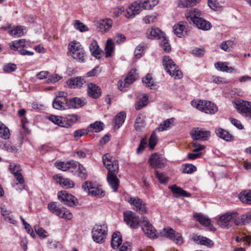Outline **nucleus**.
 <instances>
[{
	"mask_svg": "<svg viewBox=\"0 0 251 251\" xmlns=\"http://www.w3.org/2000/svg\"><path fill=\"white\" fill-rule=\"evenodd\" d=\"M201 12L196 8L187 11L185 13L186 18L190 23L192 22L200 29L209 30L211 27L210 23L201 17Z\"/></svg>",
	"mask_w": 251,
	"mask_h": 251,
	"instance_id": "nucleus-1",
	"label": "nucleus"
},
{
	"mask_svg": "<svg viewBox=\"0 0 251 251\" xmlns=\"http://www.w3.org/2000/svg\"><path fill=\"white\" fill-rule=\"evenodd\" d=\"M146 34L149 39L159 40L161 47L165 51L169 52L171 50V46L165 34L158 28L155 27L149 28L146 31Z\"/></svg>",
	"mask_w": 251,
	"mask_h": 251,
	"instance_id": "nucleus-2",
	"label": "nucleus"
},
{
	"mask_svg": "<svg viewBox=\"0 0 251 251\" xmlns=\"http://www.w3.org/2000/svg\"><path fill=\"white\" fill-rule=\"evenodd\" d=\"M218 224L224 228H229L233 225H239L238 214L236 212H228L221 216Z\"/></svg>",
	"mask_w": 251,
	"mask_h": 251,
	"instance_id": "nucleus-3",
	"label": "nucleus"
},
{
	"mask_svg": "<svg viewBox=\"0 0 251 251\" xmlns=\"http://www.w3.org/2000/svg\"><path fill=\"white\" fill-rule=\"evenodd\" d=\"M163 64L165 70L172 76L177 79H180L182 77V73L179 69L178 67L169 56H165L163 57Z\"/></svg>",
	"mask_w": 251,
	"mask_h": 251,
	"instance_id": "nucleus-4",
	"label": "nucleus"
},
{
	"mask_svg": "<svg viewBox=\"0 0 251 251\" xmlns=\"http://www.w3.org/2000/svg\"><path fill=\"white\" fill-rule=\"evenodd\" d=\"M191 103L193 107L207 114H214L218 111L217 106L209 101L192 100Z\"/></svg>",
	"mask_w": 251,
	"mask_h": 251,
	"instance_id": "nucleus-5",
	"label": "nucleus"
},
{
	"mask_svg": "<svg viewBox=\"0 0 251 251\" xmlns=\"http://www.w3.org/2000/svg\"><path fill=\"white\" fill-rule=\"evenodd\" d=\"M70 55L75 59L83 62L84 60L85 52L80 44L76 41H72L68 45Z\"/></svg>",
	"mask_w": 251,
	"mask_h": 251,
	"instance_id": "nucleus-6",
	"label": "nucleus"
},
{
	"mask_svg": "<svg viewBox=\"0 0 251 251\" xmlns=\"http://www.w3.org/2000/svg\"><path fill=\"white\" fill-rule=\"evenodd\" d=\"M92 238L97 243L101 244L107 234V227L105 224L95 225L92 230Z\"/></svg>",
	"mask_w": 251,
	"mask_h": 251,
	"instance_id": "nucleus-7",
	"label": "nucleus"
},
{
	"mask_svg": "<svg viewBox=\"0 0 251 251\" xmlns=\"http://www.w3.org/2000/svg\"><path fill=\"white\" fill-rule=\"evenodd\" d=\"M68 94L64 91L58 92L56 94V97L53 100L52 107L56 109L63 110L68 109Z\"/></svg>",
	"mask_w": 251,
	"mask_h": 251,
	"instance_id": "nucleus-8",
	"label": "nucleus"
},
{
	"mask_svg": "<svg viewBox=\"0 0 251 251\" xmlns=\"http://www.w3.org/2000/svg\"><path fill=\"white\" fill-rule=\"evenodd\" d=\"M233 104L240 114L251 117V102L239 99L233 102Z\"/></svg>",
	"mask_w": 251,
	"mask_h": 251,
	"instance_id": "nucleus-9",
	"label": "nucleus"
},
{
	"mask_svg": "<svg viewBox=\"0 0 251 251\" xmlns=\"http://www.w3.org/2000/svg\"><path fill=\"white\" fill-rule=\"evenodd\" d=\"M162 236L166 237L173 240L176 244L180 245L183 243L182 235L170 227L164 228L160 232Z\"/></svg>",
	"mask_w": 251,
	"mask_h": 251,
	"instance_id": "nucleus-10",
	"label": "nucleus"
},
{
	"mask_svg": "<svg viewBox=\"0 0 251 251\" xmlns=\"http://www.w3.org/2000/svg\"><path fill=\"white\" fill-rule=\"evenodd\" d=\"M124 221L132 228H137L139 226H142V220H139L138 216L131 211L124 212Z\"/></svg>",
	"mask_w": 251,
	"mask_h": 251,
	"instance_id": "nucleus-11",
	"label": "nucleus"
},
{
	"mask_svg": "<svg viewBox=\"0 0 251 251\" xmlns=\"http://www.w3.org/2000/svg\"><path fill=\"white\" fill-rule=\"evenodd\" d=\"M148 162L152 168L160 169L166 166L167 160L161 155L155 153L151 155Z\"/></svg>",
	"mask_w": 251,
	"mask_h": 251,
	"instance_id": "nucleus-12",
	"label": "nucleus"
},
{
	"mask_svg": "<svg viewBox=\"0 0 251 251\" xmlns=\"http://www.w3.org/2000/svg\"><path fill=\"white\" fill-rule=\"evenodd\" d=\"M57 197L61 202L69 206H76L78 204L77 200L74 196L68 194L65 191L59 192Z\"/></svg>",
	"mask_w": 251,
	"mask_h": 251,
	"instance_id": "nucleus-13",
	"label": "nucleus"
},
{
	"mask_svg": "<svg viewBox=\"0 0 251 251\" xmlns=\"http://www.w3.org/2000/svg\"><path fill=\"white\" fill-rule=\"evenodd\" d=\"M82 188L84 191L87 192L89 195L95 196L103 197L104 192L97 186L95 183L91 181H87L82 185Z\"/></svg>",
	"mask_w": 251,
	"mask_h": 251,
	"instance_id": "nucleus-14",
	"label": "nucleus"
},
{
	"mask_svg": "<svg viewBox=\"0 0 251 251\" xmlns=\"http://www.w3.org/2000/svg\"><path fill=\"white\" fill-rule=\"evenodd\" d=\"M102 162L108 172H119L118 161L114 160L110 154H104L102 157Z\"/></svg>",
	"mask_w": 251,
	"mask_h": 251,
	"instance_id": "nucleus-15",
	"label": "nucleus"
},
{
	"mask_svg": "<svg viewBox=\"0 0 251 251\" xmlns=\"http://www.w3.org/2000/svg\"><path fill=\"white\" fill-rule=\"evenodd\" d=\"M128 202L133 205V209L140 214H144L147 212V208L146 204L138 198L130 197Z\"/></svg>",
	"mask_w": 251,
	"mask_h": 251,
	"instance_id": "nucleus-16",
	"label": "nucleus"
},
{
	"mask_svg": "<svg viewBox=\"0 0 251 251\" xmlns=\"http://www.w3.org/2000/svg\"><path fill=\"white\" fill-rule=\"evenodd\" d=\"M191 135L195 140L204 141L207 140L210 136V132L201 128H196L191 131Z\"/></svg>",
	"mask_w": 251,
	"mask_h": 251,
	"instance_id": "nucleus-17",
	"label": "nucleus"
},
{
	"mask_svg": "<svg viewBox=\"0 0 251 251\" xmlns=\"http://www.w3.org/2000/svg\"><path fill=\"white\" fill-rule=\"evenodd\" d=\"M140 10L141 9L140 3L137 1H134L128 6L124 15L126 18L132 19L138 15Z\"/></svg>",
	"mask_w": 251,
	"mask_h": 251,
	"instance_id": "nucleus-18",
	"label": "nucleus"
},
{
	"mask_svg": "<svg viewBox=\"0 0 251 251\" xmlns=\"http://www.w3.org/2000/svg\"><path fill=\"white\" fill-rule=\"evenodd\" d=\"M140 10L141 9L140 3L137 1H134L128 6L124 15L126 18L132 19L138 15Z\"/></svg>",
	"mask_w": 251,
	"mask_h": 251,
	"instance_id": "nucleus-19",
	"label": "nucleus"
},
{
	"mask_svg": "<svg viewBox=\"0 0 251 251\" xmlns=\"http://www.w3.org/2000/svg\"><path fill=\"white\" fill-rule=\"evenodd\" d=\"M141 223L142 229L147 236L153 238L156 237V230L145 217H143Z\"/></svg>",
	"mask_w": 251,
	"mask_h": 251,
	"instance_id": "nucleus-20",
	"label": "nucleus"
},
{
	"mask_svg": "<svg viewBox=\"0 0 251 251\" xmlns=\"http://www.w3.org/2000/svg\"><path fill=\"white\" fill-rule=\"evenodd\" d=\"M87 91L88 95L90 97L95 99L100 98L102 93L100 87L92 82L87 84Z\"/></svg>",
	"mask_w": 251,
	"mask_h": 251,
	"instance_id": "nucleus-21",
	"label": "nucleus"
},
{
	"mask_svg": "<svg viewBox=\"0 0 251 251\" xmlns=\"http://www.w3.org/2000/svg\"><path fill=\"white\" fill-rule=\"evenodd\" d=\"M118 172H108L107 179L109 186L114 192L118 191L120 181L117 176Z\"/></svg>",
	"mask_w": 251,
	"mask_h": 251,
	"instance_id": "nucleus-22",
	"label": "nucleus"
},
{
	"mask_svg": "<svg viewBox=\"0 0 251 251\" xmlns=\"http://www.w3.org/2000/svg\"><path fill=\"white\" fill-rule=\"evenodd\" d=\"M86 82L84 78L81 76L74 77L70 78L67 82L68 86L70 88H79Z\"/></svg>",
	"mask_w": 251,
	"mask_h": 251,
	"instance_id": "nucleus-23",
	"label": "nucleus"
},
{
	"mask_svg": "<svg viewBox=\"0 0 251 251\" xmlns=\"http://www.w3.org/2000/svg\"><path fill=\"white\" fill-rule=\"evenodd\" d=\"M53 178L55 180L56 183L59 184L62 187L69 188H72L74 186L73 181L69 178H64L58 175L54 176Z\"/></svg>",
	"mask_w": 251,
	"mask_h": 251,
	"instance_id": "nucleus-24",
	"label": "nucleus"
},
{
	"mask_svg": "<svg viewBox=\"0 0 251 251\" xmlns=\"http://www.w3.org/2000/svg\"><path fill=\"white\" fill-rule=\"evenodd\" d=\"M80 119V117L76 114H69L66 115L64 117V127L68 128L71 127L73 124L76 123Z\"/></svg>",
	"mask_w": 251,
	"mask_h": 251,
	"instance_id": "nucleus-25",
	"label": "nucleus"
},
{
	"mask_svg": "<svg viewBox=\"0 0 251 251\" xmlns=\"http://www.w3.org/2000/svg\"><path fill=\"white\" fill-rule=\"evenodd\" d=\"M186 23L180 22L175 25L173 27L174 33L178 37L184 36L187 34V30L185 25Z\"/></svg>",
	"mask_w": 251,
	"mask_h": 251,
	"instance_id": "nucleus-26",
	"label": "nucleus"
},
{
	"mask_svg": "<svg viewBox=\"0 0 251 251\" xmlns=\"http://www.w3.org/2000/svg\"><path fill=\"white\" fill-rule=\"evenodd\" d=\"M194 217L201 225L209 227L211 230H212V228H214L211 224L210 220L204 215L201 213H196L194 215Z\"/></svg>",
	"mask_w": 251,
	"mask_h": 251,
	"instance_id": "nucleus-27",
	"label": "nucleus"
},
{
	"mask_svg": "<svg viewBox=\"0 0 251 251\" xmlns=\"http://www.w3.org/2000/svg\"><path fill=\"white\" fill-rule=\"evenodd\" d=\"M215 133L218 137L227 142H231L234 140L233 136L223 128H216L215 129Z\"/></svg>",
	"mask_w": 251,
	"mask_h": 251,
	"instance_id": "nucleus-28",
	"label": "nucleus"
},
{
	"mask_svg": "<svg viewBox=\"0 0 251 251\" xmlns=\"http://www.w3.org/2000/svg\"><path fill=\"white\" fill-rule=\"evenodd\" d=\"M193 239L197 243L204 245L208 248H211L214 246L213 242L205 237L196 235Z\"/></svg>",
	"mask_w": 251,
	"mask_h": 251,
	"instance_id": "nucleus-29",
	"label": "nucleus"
},
{
	"mask_svg": "<svg viewBox=\"0 0 251 251\" xmlns=\"http://www.w3.org/2000/svg\"><path fill=\"white\" fill-rule=\"evenodd\" d=\"M126 117V114L125 112H120L118 113L113 120L114 128H119L124 123Z\"/></svg>",
	"mask_w": 251,
	"mask_h": 251,
	"instance_id": "nucleus-30",
	"label": "nucleus"
},
{
	"mask_svg": "<svg viewBox=\"0 0 251 251\" xmlns=\"http://www.w3.org/2000/svg\"><path fill=\"white\" fill-rule=\"evenodd\" d=\"M90 50L92 55L97 58H100V56L102 53V51L100 49L97 42L95 40H93L89 45Z\"/></svg>",
	"mask_w": 251,
	"mask_h": 251,
	"instance_id": "nucleus-31",
	"label": "nucleus"
},
{
	"mask_svg": "<svg viewBox=\"0 0 251 251\" xmlns=\"http://www.w3.org/2000/svg\"><path fill=\"white\" fill-rule=\"evenodd\" d=\"M113 25L112 21L110 19H106L100 21L99 23V30L102 33L109 31Z\"/></svg>",
	"mask_w": 251,
	"mask_h": 251,
	"instance_id": "nucleus-32",
	"label": "nucleus"
},
{
	"mask_svg": "<svg viewBox=\"0 0 251 251\" xmlns=\"http://www.w3.org/2000/svg\"><path fill=\"white\" fill-rule=\"evenodd\" d=\"M174 121L175 119L173 118L165 120L160 124L159 126L156 128L155 130L159 132L166 130L174 126Z\"/></svg>",
	"mask_w": 251,
	"mask_h": 251,
	"instance_id": "nucleus-33",
	"label": "nucleus"
},
{
	"mask_svg": "<svg viewBox=\"0 0 251 251\" xmlns=\"http://www.w3.org/2000/svg\"><path fill=\"white\" fill-rule=\"evenodd\" d=\"M169 189L171 190L172 193L174 194H177L179 196H184L186 197H190L191 194L187 191L183 190L180 187L176 185H173L169 187Z\"/></svg>",
	"mask_w": 251,
	"mask_h": 251,
	"instance_id": "nucleus-34",
	"label": "nucleus"
},
{
	"mask_svg": "<svg viewBox=\"0 0 251 251\" xmlns=\"http://www.w3.org/2000/svg\"><path fill=\"white\" fill-rule=\"evenodd\" d=\"M122 243V236L119 232H114L112 235L111 245L113 249H117Z\"/></svg>",
	"mask_w": 251,
	"mask_h": 251,
	"instance_id": "nucleus-35",
	"label": "nucleus"
},
{
	"mask_svg": "<svg viewBox=\"0 0 251 251\" xmlns=\"http://www.w3.org/2000/svg\"><path fill=\"white\" fill-rule=\"evenodd\" d=\"M239 200L243 203L251 204V191L245 190L238 195Z\"/></svg>",
	"mask_w": 251,
	"mask_h": 251,
	"instance_id": "nucleus-36",
	"label": "nucleus"
},
{
	"mask_svg": "<svg viewBox=\"0 0 251 251\" xmlns=\"http://www.w3.org/2000/svg\"><path fill=\"white\" fill-rule=\"evenodd\" d=\"M54 214L59 217L67 220H70L72 218V214L64 207H58Z\"/></svg>",
	"mask_w": 251,
	"mask_h": 251,
	"instance_id": "nucleus-37",
	"label": "nucleus"
},
{
	"mask_svg": "<svg viewBox=\"0 0 251 251\" xmlns=\"http://www.w3.org/2000/svg\"><path fill=\"white\" fill-rule=\"evenodd\" d=\"M83 101L77 97L68 100V108H77L83 105Z\"/></svg>",
	"mask_w": 251,
	"mask_h": 251,
	"instance_id": "nucleus-38",
	"label": "nucleus"
},
{
	"mask_svg": "<svg viewBox=\"0 0 251 251\" xmlns=\"http://www.w3.org/2000/svg\"><path fill=\"white\" fill-rule=\"evenodd\" d=\"M114 42H113L112 39H108L106 41L104 49L106 57H109L111 56L112 54L114 51Z\"/></svg>",
	"mask_w": 251,
	"mask_h": 251,
	"instance_id": "nucleus-39",
	"label": "nucleus"
},
{
	"mask_svg": "<svg viewBox=\"0 0 251 251\" xmlns=\"http://www.w3.org/2000/svg\"><path fill=\"white\" fill-rule=\"evenodd\" d=\"M140 3L141 9L150 10L156 5L158 1H138Z\"/></svg>",
	"mask_w": 251,
	"mask_h": 251,
	"instance_id": "nucleus-40",
	"label": "nucleus"
},
{
	"mask_svg": "<svg viewBox=\"0 0 251 251\" xmlns=\"http://www.w3.org/2000/svg\"><path fill=\"white\" fill-rule=\"evenodd\" d=\"M25 29V26H17L13 29L9 30V33L15 37H20L24 35V30Z\"/></svg>",
	"mask_w": 251,
	"mask_h": 251,
	"instance_id": "nucleus-41",
	"label": "nucleus"
},
{
	"mask_svg": "<svg viewBox=\"0 0 251 251\" xmlns=\"http://www.w3.org/2000/svg\"><path fill=\"white\" fill-rule=\"evenodd\" d=\"M227 62H216L215 63V68L219 71L226 72H232L234 69L228 67Z\"/></svg>",
	"mask_w": 251,
	"mask_h": 251,
	"instance_id": "nucleus-42",
	"label": "nucleus"
},
{
	"mask_svg": "<svg viewBox=\"0 0 251 251\" xmlns=\"http://www.w3.org/2000/svg\"><path fill=\"white\" fill-rule=\"evenodd\" d=\"M103 124L99 121H96L93 124H92L88 127L89 132H98L103 129Z\"/></svg>",
	"mask_w": 251,
	"mask_h": 251,
	"instance_id": "nucleus-43",
	"label": "nucleus"
},
{
	"mask_svg": "<svg viewBox=\"0 0 251 251\" xmlns=\"http://www.w3.org/2000/svg\"><path fill=\"white\" fill-rule=\"evenodd\" d=\"M145 126V122L144 117L142 115H139L135 120L134 127L137 131H140Z\"/></svg>",
	"mask_w": 251,
	"mask_h": 251,
	"instance_id": "nucleus-44",
	"label": "nucleus"
},
{
	"mask_svg": "<svg viewBox=\"0 0 251 251\" xmlns=\"http://www.w3.org/2000/svg\"><path fill=\"white\" fill-rule=\"evenodd\" d=\"M10 131L8 128L0 121V137L8 139L10 137Z\"/></svg>",
	"mask_w": 251,
	"mask_h": 251,
	"instance_id": "nucleus-45",
	"label": "nucleus"
},
{
	"mask_svg": "<svg viewBox=\"0 0 251 251\" xmlns=\"http://www.w3.org/2000/svg\"><path fill=\"white\" fill-rule=\"evenodd\" d=\"M224 2L222 1H208V6L214 11H220L223 7Z\"/></svg>",
	"mask_w": 251,
	"mask_h": 251,
	"instance_id": "nucleus-46",
	"label": "nucleus"
},
{
	"mask_svg": "<svg viewBox=\"0 0 251 251\" xmlns=\"http://www.w3.org/2000/svg\"><path fill=\"white\" fill-rule=\"evenodd\" d=\"M49 119L55 125H58L59 126L64 127V120L63 117L51 115L49 117Z\"/></svg>",
	"mask_w": 251,
	"mask_h": 251,
	"instance_id": "nucleus-47",
	"label": "nucleus"
},
{
	"mask_svg": "<svg viewBox=\"0 0 251 251\" xmlns=\"http://www.w3.org/2000/svg\"><path fill=\"white\" fill-rule=\"evenodd\" d=\"M135 70H131L125 79V83L124 85L127 84H131L136 79L135 78Z\"/></svg>",
	"mask_w": 251,
	"mask_h": 251,
	"instance_id": "nucleus-48",
	"label": "nucleus"
},
{
	"mask_svg": "<svg viewBox=\"0 0 251 251\" xmlns=\"http://www.w3.org/2000/svg\"><path fill=\"white\" fill-rule=\"evenodd\" d=\"M197 3V1H178L177 5L180 8H188L194 6Z\"/></svg>",
	"mask_w": 251,
	"mask_h": 251,
	"instance_id": "nucleus-49",
	"label": "nucleus"
},
{
	"mask_svg": "<svg viewBox=\"0 0 251 251\" xmlns=\"http://www.w3.org/2000/svg\"><path fill=\"white\" fill-rule=\"evenodd\" d=\"M142 82L146 85V87H150L151 89H153L154 84L151 77V75L148 74L145 78L142 79Z\"/></svg>",
	"mask_w": 251,
	"mask_h": 251,
	"instance_id": "nucleus-50",
	"label": "nucleus"
},
{
	"mask_svg": "<svg viewBox=\"0 0 251 251\" xmlns=\"http://www.w3.org/2000/svg\"><path fill=\"white\" fill-rule=\"evenodd\" d=\"M196 167L191 164L184 165L181 167L182 173L187 174L194 173L196 171Z\"/></svg>",
	"mask_w": 251,
	"mask_h": 251,
	"instance_id": "nucleus-51",
	"label": "nucleus"
},
{
	"mask_svg": "<svg viewBox=\"0 0 251 251\" xmlns=\"http://www.w3.org/2000/svg\"><path fill=\"white\" fill-rule=\"evenodd\" d=\"M239 225H246L251 223V213H248L239 217Z\"/></svg>",
	"mask_w": 251,
	"mask_h": 251,
	"instance_id": "nucleus-52",
	"label": "nucleus"
},
{
	"mask_svg": "<svg viewBox=\"0 0 251 251\" xmlns=\"http://www.w3.org/2000/svg\"><path fill=\"white\" fill-rule=\"evenodd\" d=\"M73 25L75 29L80 32H84L88 30L87 27L78 20L74 21L73 22Z\"/></svg>",
	"mask_w": 251,
	"mask_h": 251,
	"instance_id": "nucleus-53",
	"label": "nucleus"
},
{
	"mask_svg": "<svg viewBox=\"0 0 251 251\" xmlns=\"http://www.w3.org/2000/svg\"><path fill=\"white\" fill-rule=\"evenodd\" d=\"M148 97L147 95H144L143 97L139 100L137 104L135 106L136 110H140L145 107L147 104Z\"/></svg>",
	"mask_w": 251,
	"mask_h": 251,
	"instance_id": "nucleus-54",
	"label": "nucleus"
},
{
	"mask_svg": "<svg viewBox=\"0 0 251 251\" xmlns=\"http://www.w3.org/2000/svg\"><path fill=\"white\" fill-rule=\"evenodd\" d=\"M34 229L36 234L40 238H45L48 236V232L43 228L39 227L38 226H35Z\"/></svg>",
	"mask_w": 251,
	"mask_h": 251,
	"instance_id": "nucleus-55",
	"label": "nucleus"
},
{
	"mask_svg": "<svg viewBox=\"0 0 251 251\" xmlns=\"http://www.w3.org/2000/svg\"><path fill=\"white\" fill-rule=\"evenodd\" d=\"M157 142V137L154 131H153L149 140V146L151 149H154Z\"/></svg>",
	"mask_w": 251,
	"mask_h": 251,
	"instance_id": "nucleus-56",
	"label": "nucleus"
},
{
	"mask_svg": "<svg viewBox=\"0 0 251 251\" xmlns=\"http://www.w3.org/2000/svg\"><path fill=\"white\" fill-rule=\"evenodd\" d=\"M88 132V128L87 129H78L74 132V136L76 140H77L82 136L87 134Z\"/></svg>",
	"mask_w": 251,
	"mask_h": 251,
	"instance_id": "nucleus-57",
	"label": "nucleus"
},
{
	"mask_svg": "<svg viewBox=\"0 0 251 251\" xmlns=\"http://www.w3.org/2000/svg\"><path fill=\"white\" fill-rule=\"evenodd\" d=\"M8 169L13 175L18 173L21 171L20 166L14 163H10Z\"/></svg>",
	"mask_w": 251,
	"mask_h": 251,
	"instance_id": "nucleus-58",
	"label": "nucleus"
},
{
	"mask_svg": "<svg viewBox=\"0 0 251 251\" xmlns=\"http://www.w3.org/2000/svg\"><path fill=\"white\" fill-rule=\"evenodd\" d=\"M154 172L156 178L160 183L163 184L167 182L168 178L165 176L164 174L160 173L157 171H155Z\"/></svg>",
	"mask_w": 251,
	"mask_h": 251,
	"instance_id": "nucleus-59",
	"label": "nucleus"
},
{
	"mask_svg": "<svg viewBox=\"0 0 251 251\" xmlns=\"http://www.w3.org/2000/svg\"><path fill=\"white\" fill-rule=\"evenodd\" d=\"M78 176L82 179H86L87 177V171L81 164H78Z\"/></svg>",
	"mask_w": 251,
	"mask_h": 251,
	"instance_id": "nucleus-60",
	"label": "nucleus"
},
{
	"mask_svg": "<svg viewBox=\"0 0 251 251\" xmlns=\"http://www.w3.org/2000/svg\"><path fill=\"white\" fill-rule=\"evenodd\" d=\"M156 20V16L154 15H147L143 19L144 23L146 24H152L154 23Z\"/></svg>",
	"mask_w": 251,
	"mask_h": 251,
	"instance_id": "nucleus-61",
	"label": "nucleus"
},
{
	"mask_svg": "<svg viewBox=\"0 0 251 251\" xmlns=\"http://www.w3.org/2000/svg\"><path fill=\"white\" fill-rule=\"evenodd\" d=\"M232 45V42L231 41H226L224 42H223L220 47L221 48L226 51H229L230 50V48H231V46Z\"/></svg>",
	"mask_w": 251,
	"mask_h": 251,
	"instance_id": "nucleus-62",
	"label": "nucleus"
},
{
	"mask_svg": "<svg viewBox=\"0 0 251 251\" xmlns=\"http://www.w3.org/2000/svg\"><path fill=\"white\" fill-rule=\"evenodd\" d=\"M101 70L100 68L99 67L97 66L93 69L92 70L88 72L86 76L87 77H92V76H95L98 75L100 72Z\"/></svg>",
	"mask_w": 251,
	"mask_h": 251,
	"instance_id": "nucleus-63",
	"label": "nucleus"
},
{
	"mask_svg": "<svg viewBox=\"0 0 251 251\" xmlns=\"http://www.w3.org/2000/svg\"><path fill=\"white\" fill-rule=\"evenodd\" d=\"M62 78V77L57 74H53L50 75L47 80L48 83H55Z\"/></svg>",
	"mask_w": 251,
	"mask_h": 251,
	"instance_id": "nucleus-64",
	"label": "nucleus"
}]
</instances>
